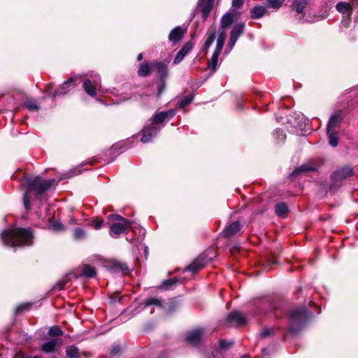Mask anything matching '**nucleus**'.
I'll use <instances>...</instances> for the list:
<instances>
[{"label": "nucleus", "instance_id": "nucleus-1", "mask_svg": "<svg viewBox=\"0 0 358 358\" xmlns=\"http://www.w3.org/2000/svg\"><path fill=\"white\" fill-rule=\"evenodd\" d=\"M0 237L4 246L15 249L31 246L34 241V231L30 227L4 229L1 231Z\"/></svg>", "mask_w": 358, "mask_h": 358}, {"label": "nucleus", "instance_id": "nucleus-2", "mask_svg": "<svg viewBox=\"0 0 358 358\" xmlns=\"http://www.w3.org/2000/svg\"><path fill=\"white\" fill-rule=\"evenodd\" d=\"M57 182L55 178L43 180L40 176L34 178L25 177V192L23 194V203L27 211L31 209L30 199L33 194L36 199L41 197Z\"/></svg>", "mask_w": 358, "mask_h": 358}, {"label": "nucleus", "instance_id": "nucleus-3", "mask_svg": "<svg viewBox=\"0 0 358 358\" xmlns=\"http://www.w3.org/2000/svg\"><path fill=\"white\" fill-rule=\"evenodd\" d=\"M313 313L305 306L292 308L287 311V330L292 334L299 333L310 321Z\"/></svg>", "mask_w": 358, "mask_h": 358}, {"label": "nucleus", "instance_id": "nucleus-4", "mask_svg": "<svg viewBox=\"0 0 358 358\" xmlns=\"http://www.w3.org/2000/svg\"><path fill=\"white\" fill-rule=\"evenodd\" d=\"M110 222L108 223L110 227V235L117 238L121 234H124L131 229L133 221L126 219L117 214H111L108 216Z\"/></svg>", "mask_w": 358, "mask_h": 358}, {"label": "nucleus", "instance_id": "nucleus-5", "mask_svg": "<svg viewBox=\"0 0 358 358\" xmlns=\"http://www.w3.org/2000/svg\"><path fill=\"white\" fill-rule=\"evenodd\" d=\"M169 60H164L152 63V66L157 70V80H155V83L157 85L156 96L158 99L161 97L166 87V80L169 77Z\"/></svg>", "mask_w": 358, "mask_h": 358}, {"label": "nucleus", "instance_id": "nucleus-6", "mask_svg": "<svg viewBox=\"0 0 358 358\" xmlns=\"http://www.w3.org/2000/svg\"><path fill=\"white\" fill-rule=\"evenodd\" d=\"M247 324L246 317L237 310L230 312L224 322L225 327H241Z\"/></svg>", "mask_w": 358, "mask_h": 358}, {"label": "nucleus", "instance_id": "nucleus-7", "mask_svg": "<svg viewBox=\"0 0 358 358\" xmlns=\"http://www.w3.org/2000/svg\"><path fill=\"white\" fill-rule=\"evenodd\" d=\"M209 261L210 259L205 252L201 253L192 261L190 264L184 268V271H191L195 273L199 270L203 268Z\"/></svg>", "mask_w": 358, "mask_h": 358}, {"label": "nucleus", "instance_id": "nucleus-8", "mask_svg": "<svg viewBox=\"0 0 358 358\" xmlns=\"http://www.w3.org/2000/svg\"><path fill=\"white\" fill-rule=\"evenodd\" d=\"M355 175L353 169L349 166H345L334 171L331 174V180L334 182H341Z\"/></svg>", "mask_w": 358, "mask_h": 358}, {"label": "nucleus", "instance_id": "nucleus-9", "mask_svg": "<svg viewBox=\"0 0 358 358\" xmlns=\"http://www.w3.org/2000/svg\"><path fill=\"white\" fill-rule=\"evenodd\" d=\"M105 267L111 273H126L129 271V266L126 262L119 261L115 259H111L106 262Z\"/></svg>", "mask_w": 358, "mask_h": 358}, {"label": "nucleus", "instance_id": "nucleus-10", "mask_svg": "<svg viewBox=\"0 0 358 358\" xmlns=\"http://www.w3.org/2000/svg\"><path fill=\"white\" fill-rule=\"evenodd\" d=\"M204 330L202 328H196L189 331L185 336L186 342L192 346H199L201 344Z\"/></svg>", "mask_w": 358, "mask_h": 358}, {"label": "nucleus", "instance_id": "nucleus-11", "mask_svg": "<svg viewBox=\"0 0 358 358\" xmlns=\"http://www.w3.org/2000/svg\"><path fill=\"white\" fill-rule=\"evenodd\" d=\"M245 22H241L236 24L231 29L230 32V38L229 41L228 43V46L231 50L238 38L243 34L245 31Z\"/></svg>", "mask_w": 358, "mask_h": 358}, {"label": "nucleus", "instance_id": "nucleus-12", "mask_svg": "<svg viewBox=\"0 0 358 358\" xmlns=\"http://www.w3.org/2000/svg\"><path fill=\"white\" fill-rule=\"evenodd\" d=\"M75 82L76 78L71 77L64 81L52 94H48V97H50L54 100L58 96L66 94L69 92L68 88L76 85Z\"/></svg>", "mask_w": 358, "mask_h": 358}, {"label": "nucleus", "instance_id": "nucleus-13", "mask_svg": "<svg viewBox=\"0 0 358 358\" xmlns=\"http://www.w3.org/2000/svg\"><path fill=\"white\" fill-rule=\"evenodd\" d=\"M243 228V224L239 220H236L228 225H227L223 231H222V234L223 237L226 238H229L237 234L241 233Z\"/></svg>", "mask_w": 358, "mask_h": 358}, {"label": "nucleus", "instance_id": "nucleus-14", "mask_svg": "<svg viewBox=\"0 0 358 358\" xmlns=\"http://www.w3.org/2000/svg\"><path fill=\"white\" fill-rule=\"evenodd\" d=\"M160 128L156 126L150 125L145 127L142 131L141 141L143 143H149L153 137H155L159 132Z\"/></svg>", "mask_w": 358, "mask_h": 358}, {"label": "nucleus", "instance_id": "nucleus-15", "mask_svg": "<svg viewBox=\"0 0 358 358\" xmlns=\"http://www.w3.org/2000/svg\"><path fill=\"white\" fill-rule=\"evenodd\" d=\"M176 115L175 109H170L166 111H161L159 113H156L152 117V121L153 123L156 124H161L164 122L165 120H171Z\"/></svg>", "mask_w": 358, "mask_h": 358}, {"label": "nucleus", "instance_id": "nucleus-16", "mask_svg": "<svg viewBox=\"0 0 358 358\" xmlns=\"http://www.w3.org/2000/svg\"><path fill=\"white\" fill-rule=\"evenodd\" d=\"M215 0H199V8L202 14L203 21H206L214 5Z\"/></svg>", "mask_w": 358, "mask_h": 358}, {"label": "nucleus", "instance_id": "nucleus-17", "mask_svg": "<svg viewBox=\"0 0 358 358\" xmlns=\"http://www.w3.org/2000/svg\"><path fill=\"white\" fill-rule=\"evenodd\" d=\"M187 32L186 28L178 26L173 29L169 34V40L173 43H177L183 38Z\"/></svg>", "mask_w": 358, "mask_h": 358}, {"label": "nucleus", "instance_id": "nucleus-18", "mask_svg": "<svg viewBox=\"0 0 358 358\" xmlns=\"http://www.w3.org/2000/svg\"><path fill=\"white\" fill-rule=\"evenodd\" d=\"M343 120V115L341 110L336 112L329 118L327 125V130H333L338 127Z\"/></svg>", "mask_w": 358, "mask_h": 358}, {"label": "nucleus", "instance_id": "nucleus-19", "mask_svg": "<svg viewBox=\"0 0 358 358\" xmlns=\"http://www.w3.org/2000/svg\"><path fill=\"white\" fill-rule=\"evenodd\" d=\"M179 297H173L169 299L166 306L164 305V308L166 315H171L176 313L180 306Z\"/></svg>", "mask_w": 358, "mask_h": 358}, {"label": "nucleus", "instance_id": "nucleus-20", "mask_svg": "<svg viewBox=\"0 0 358 358\" xmlns=\"http://www.w3.org/2000/svg\"><path fill=\"white\" fill-rule=\"evenodd\" d=\"M96 270L95 267L90 265V264H84L82 272L78 274L76 272L72 273V275L74 276L76 279H78L80 277H86L89 278H95L96 275Z\"/></svg>", "mask_w": 358, "mask_h": 358}, {"label": "nucleus", "instance_id": "nucleus-21", "mask_svg": "<svg viewBox=\"0 0 358 358\" xmlns=\"http://www.w3.org/2000/svg\"><path fill=\"white\" fill-rule=\"evenodd\" d=\"M217 32L216 27L214 25H212L209 27L206 35L208 36L207 40L206 41L203 48H202V52H204V54H206L208 51V49L212 45L213 43L214 42L215 39V35Z\"/></svg>", "mask_w": 358, "mask_h": 358}, {"label": "nucleus", "instance_id": "nucleus-22", "mask_svg": "<svg viewBox=\"0 0 358 358\" xmlns=\"http://www.w3.org/2000/svg\"><path fill=\"white\" fill-rule=\"evenodd\" d=\"M62 339L59 338H52L48 342L43 343L41 350L45 353L53 352L56 350V345L62 344Z\"/></svg>", "mask_w": 358, "mask_h": 358}, {"label": "nucleus", "instance_id": "nucleus-23", "mask_svg": "<svg viewBox=\"0 0 358 358\" xmlns=\"http://www.w3.org/2000/svg\"><path fill=\"white\" fill-rule=\"evenodd\" d=\"M152 68V63L150 64L148 62H144L140 64L137 74L140 77H148L151 74Z\"/></svg>", "mask_w": 358, "mask_h": 358}, {"label": "nucleus", "instance_id": "nucleus-24", "mask_svg": "<svg viewBox=\"0 0 358 358\" xmlns=\"http://www.w3.org/2000/svg\"><path fill=\"white\" fill-rule=\"evenodd\" d=\"M180 280L176 278H172L170 279L165 280L162 281L160 285H159L157 288L160 290H170L173 289V287L176 286L177 283H178Z\"/></svg>", "mask_w": 358, "mask_h": 358}, {"label": "nucleus", "instance_id": "nucleus-25", "mask_svg": "<svg viewBox=\"0 0 358 358\" xmlns=\"http://www.w3.org/2000/svg\"><path fill=\"white\" fill-rule=\"evenodd\" d=\"M234 21V14L231 12H227L221 18L220 27L222 29L229 28Z\"/></svg>", "mask_w": 358, "mask_h": 358}, {"label": "nucleus", "instance_id": "nucleus-26", "mask_svg": "<svg viewBox=\"0 0 358 358\" xmlns=\"http://www.w3.org/2000/svg\"><path fill=\"white\" fill-rule=\"evenodd\" d=\"M308 5L307 0H292V3L290 6L292 10H294L297 13H302L303 10Z\"/></svg>", "mask_w": 358, "mask_h": 358}, {"label": "nucleus", "instance_id": "nucleus-27", "mask_svg": "<svg viewBox=\"0 0 358 358\" xmlns=\"http://www.w3.org/2000/svg\"><path fill=\"white\" fill-rule=\"evenodd\" d=\"M267 10L265 7L256 6L250 10V17L252 19H259L266 13Z\"/></svg>", "mask_w": 358, "mask_h": 358}, {"label": "nucleus", "instance_id": "nucleus-28", "mask_svg": "<svg viewBox=\"0 0 358 358\" xmlns=\"http://www.w3.org/2000/svg\"><path fill=\"white\" fill-rule=\"evenodd\" d=\"M83 87L88 95L92 97L96 95V88L90 79H86L84 81L83 84Z\"/></svg>", "mask_w": 358, "mask_h": 358}, {"label": "nucleus", "instance_id": "nucleus-29", "mask_svg": "<svg viewBox=\"0 0 358 358\" xmlns=\"http://www.w3.org/2000/svg\"><path fill=\"white\" fill-rule=\"evenodd\" d=\"M352 5L344 1H339L337 3L336 8V10L341 13H349L350 15L352 13Z\"/></svg>", "mask_w": 358, "mask_h": 358}, {"label": "nucleus", "instance_id": "nucleus-30", "mask_svg": "<svg viewBox=\"0 0 358 358\" xmlns=\"http://www.w3.org/2000/svg\"><path fill=\"white\" fill-rule=\"evenodd\" d=\"M288 211L289 207L285 202H279L275 206V213L279 217L284 216Z\"/></svg>", "mask_w": 358, "mask_h": 358}, {"label": "nucleus", "instance_id": "nucleus-31", "mask_svg": "<svg viewBox=\"0 0 358 358\" xmlns=\"http://www.w3.org/2000/svg\"><path fill=\"white\" fill-rule=\"evenodd\" d=\"M327 134L329 138V144L331 147L336 148L338 143V132L333 130H327Z\"/></svg>", "mask_w": 358, "mask_h": 358}, {"label": "nucleus", "instance_id": "nucleus-32", "mask_svg": "<svg viewBox=\"0 0 358 358\" xmlns=\"http://www.w3.org/2000/svg\"><path fill=\"white\" fill-rule=\"evenodd\" d=\"M220 54V53L217 52H213L210 60L208 62V67L210 69V74L214 73L216 71L218 57Z\"/></svg>", "mask_w": 358, "mask_h": 358}, {"label": "nucleus", "instance_id": "nucleus-33", "mask_svg": "<svg viewBox=\"0 0 358 358\" xmlns=\"http://www.w3.org/2000/svg\"><path fill=\"white\" fill-rule=\"evenodd\" d=\"M66 355L68 358H80L79 349L74 345L66 348Z\"/></svg>", "mask_w": 358, "mask_h": 358}, {"label": "nucleus", "instance_id": "nucleus-34", "mask_svg": "<svg viewBox=\"0 0 358 358\" xmlns=\"http://www.w3.org/2000/svg\"><path fill=\"white\" fill-rule=\"evenodd\" d=\"M143 304L145 306V307H148L150 306H155L160 309L164 308V304L162 303V301L155 298L147 299L143 301Z\"/></svg>", "mask_w": 358, "mask_h": 358}, {"label": "nucleus", "instance_id": "nucleus-35", "mask_svg": "<svg viewBox=\"0 0 358 358\" xmlns=\"http://www.w3.org/2000/svg\"><path fill=\"white\" fill-rule=\"evenodd\" d=\"M194 99L193 93L184 96L182 99L178 101L177 106L179 108H183L187 105L190 104Z\"/></svg>", "mask_w": 358, "mask_h": 358}, {"label": "nucleus", "instance_id": "nucleus-36", "mask_svg": "<svg viewBox=\"0 0 358 358\" xmlns=\"http://www.w3.org/2000/svg\"><path fill=\"white\" fill-rule=\"evenodd\" d=\"M32 306L33 303L31 302L22 303L17 305L15 309V315H19L23 311L29 310L31 308Z\"/></svg>", "mask_w": 358, "mask_h": 358}, {"label": "nucleus", "instance_id": "nucleus-37", "mask_svg": "<svg viewBox=\"0 0 358 358\" xmlns=\"http://www.w3.org/2000/svg\"><path fill=\"white\" fill-rule=\"evenodd\" d=\"M48 334L52 337H57L62 336L64 334V332L60 328V327L57 325H54L49 328Z\"/></svg>", "mask_w": 358, "mask_h": 358}, {"label": "nucleus", "instance_id": "nucleus-38", "mask_svg": "<svg viewBox=\"0 0 358 358\" xmlns=\"http://www.w3.org/2000/svg\"><path fill=\"white\" fill-rule=\"evenodd\" d=\"M315 169L311 166L309 165H302L300 166L299 168L296 169L292 173V176H296L300 173L302 172H309V171H314Z\"/></svg>", "mask_w": 358, "mask_h": 358}, {"label": "nucleus", "instance_id": "nucleus-39", "mask_svg": "<svg viewBox=\"0 0 358 358\" xmlns=\"http://www.w3.org/2000/svg\"><path fill=\"white\" fill-rule=\"evenodd\" d=\"M109 352L113 357L120 356L122 352V347L120 344L114 343L110 347Z\"/></svg>", "mask_w": 358, "mask_h": 358}, {"label": "nucleus", "instance_id": "nucleus-40", "mask_svg": "<svg viewBox=\"0 0 358 358\" xmlns=\"http://www.w3.org/2000/svg\"><path fill=\"white\" fill-rule=\"evenodd\" d=\"M50 228L56 232H61L65 230L64 225L59 220H55L52 222Z\"/></svg>", "mask_w": 358, "mask_h": 358}, {"label": "nucleus", "instance_id": "nucleus-41", "mask_svg": "<svg viewBox=\"0 0 358 358\" xmlns=\"http://www.w3.org/2000/svg\"><path fill=\"white\" fill-rule=\"evenodd\" d=\"M85 236V231L81 227H76L73 230V238L76 240L83 239Z\"/></svg>", "mask_w": 358, "mask_h": 358}, {"label": "nucleus", "instance_id": "nucleus-42", "mask_svg": "<svg viewBox=\"0 0 358 358\" xmlns=\"http://www.w3.org/2000/svg\"><path fill=\"white\" fill-rule=\"evenodd\" d=\"M266 4L269 8L274 9L280 8L282 5V1L281 0H266Z\"/></svg>", "mask_w": 358, "mask_h": 358}, {"label": "nucleus", "instance_id": "nucleus-43", "mask_svg": "<svg viewBox=\"0 0 358 358\" xmlns=\"http://www.w3.org/2000/svg\"><path fill=\"white\" fill-rule=\"evenodd\" d=\"M24 106L30 111H38L40 110V106L37 105L36 102L31 101H25Z\"/></svg>", "mask_w": 358, "mask_h": 358}, {"label": "nucleus", "instance_id": "nucleus-44", "mask_svg": "<svg viewBox=\"0 0 358 358\" xmlns=\"http://www.w3.org/2000/svg\"><path fill=\"white\" fill-rule=\"evenodd\" d=\"M194 42L192 41H189L187 43H185V45L182 47L180 50L187 55L193 48L194 47Z\"/></svg>", "mask_w": 358, "mask_h": 358}, {"label": "nucleus", "instance_id": "nucleus-45", "mask_svg": "<svg viewBox=\"0 0 358 358\" xmlns=\"http://www.w3.org/2000/svg\"><path fill=\"white\" fill-rule=\"evenodd\" d=\"M266 261L269 266L278 264V258L273 253H271L269 255H268L266 257Z\"/></svg>", "mask_w": 358, "mask_h": 358}, {"label": "nucleus", "instance_id": "nucleus-46", "mask_svg": "<svg viewBox=\"0 0 358 358\" xmlns=\"http://www.w3.org/2000/svg\"><path fill=\"white\" fill-rule=\"evenodd\" d=\"M103 224V219L96 218L91 221V226L94 227L95 229H99Z\"/></svg>", "mask_w": 358, "mask_h": 358}, {"label": "nucleus", "instance_id": "nucleus-47", "mask_svg": "<svg viewBox=\"0 0 358 358\" xmlns=\"http://www.w3.org/2000/svg\"><path fill=\"white\" fill-rule=\"evenodd\" d=\"M186 55L180 50L173 59V64L176 65L182 61Z\"/></svg>", "mask_w": 358, "mask_h": 358}, {"label": "nucleus", "instance_id": "nucleus-48", "mask_svg": "<svg viewBox=\"0 0 358 358\" xmlns=\"http://www.w3.org/2000/svg\"><path fill=\"white\" fill-rule=\"evenodd\" d=\"M273 330L268 328H264L262 332L260 333V337L261 338H266L270 336H272L273 334Z\"/></svg>", "mask_w": 358, "mask_h": 358}, {"label": "nucleus", "instance_id": "nucleus-49", "mask_svg": "<svg viewBox=\"0 0 358 358\" xmlns=\"http://www.w3.org/2000/svg\"><path fill=\"white\" fill-rule=\"evenodd\" d=\"M224 45V41H221V40H217L216 48H215L214 52L220 53L223 48Z\"/></svg>", "mask_w": 358, "mask_h": 358}, {"label": "nucleus", "instance_id": "nucleus-50", "mask_svg": "<svg viewBox=\"0 0 358 358\" xmlns=\"http://www.w3.org/2000/svg\"><path fill=\"white\" fill-rule=\"evenodd\" d=\"M232 344H233V343H229L224 339H222L220 341V347L222 349H227L229 347H230Z\"/></svg>", "mask_w": 358, "mask_h": 358}, {"label": "nucleus", "instance_id": "nucleus-51", "mask_svg": "<svg viewBox=\"0 0 358 358\" xmlns=\"http://www.w3.org/2000/svg\"><path fill=\"white\" fill-rule=\"evenodd\" d=\"M225 38H226V33L224 31V29H222V30H219L217 40H221V41H225Z\"/></svg>", "mask_w": 358, "mask_h": 358}, {"label": "nucleus", "instance_id": "nucleus-52", "mask_svg": "<svg viewBox=\"0 0 358 358\" xmlns=\"http://www.w3.org/2000/svg\"><path fill=\"white\" fill-rule=\"evenodd\" d=\"M244 3V0H232V6L236 8H241Z\"/></svg>", "mask_w": 358, "mask_h": 358}, {"label": "nucleus", "instance_id": "nucleus-53", "mask_svg": "<svg viewBox=\"0 0 358 358\" xmlns=\"http://www.w3.org/2000/svg\"><path fill=\"white\" fill-rule=\"evenodd\" d=\"M68 282V280H63L62 281H59L57 283V288L59 289V290H62L64 288V286L66 285V284Z\"/></svg>", "mask_w": 358, "mask_h": 358}, {"label": "nucleus", "instance_id": "nucleus-54", "mask_svg": "<svg viewBox=\"0 0 358 358\" xmlns=\"http://www.w3.org/2000/svg\"><path fill=\"white\" fill-rule=\"evenodd\" d=\"M53 86H54L53 83H49V84H48V85H46V87H45V92H50L52 90Z\"/></svg>", "mask_w": 358, "mask_h": 358}, {"label": "nucleus", "instance_id": "nucleus-55", "mask_svg": "<svg viewBox=\"0 0 358 358\" xmlns=\"http://www.w3.org/2000/svg\"><path fill=\"white\" fill-rule=\"evenodd\" d=\"M352 5L358 8V0H350Z\"/></svg>", "mask_w": 358, "mask_h": 358}, {"label": "nucleus", "instance_id": "nucleus-56", "mask_svg": "<svg viewBox=\"0 0 358 358\" xmlns=\"http://www.w3.org/2000/svg\"><path fill=\"white\" fill-rule=\"evenodd\" d=\"M143 54L142 53H139L137 56V60L138 61H141L143 59Z\"/></svg>", "mask_w": 358, "mask_h": 358}, {"label": "nucleus", "instance_id": "nucleus-57", "mask_svg": "<svg viewBox=\"0 0 358 358\" xmlns=\"http://www.w3.org/2000/svg\"><path fill=\"white\" fill-rule=\"evenodd\" d=\"M301 291H302V288L301 287H299L298 288L297 293L301 292Z\"/></svg>", "mask_w": 358, "mask_h": 358}, {"label": "nucleus", "instance_id": "nucleus-58", "mask_svg": "<svg viewBox=\"0 0 358 358\" xmlns=\"http://www.w3.org/2000/svg\"><path fill=\"white\" fill-rule=\"evenodd\" d=\"M113 149H115V150H116V149L117 148V145H114L113 146Z\"/></svg>", "mask_w": 358, "mask_h": 358}, {"label": "nucleus", "instance_id": "nucleus-59", "mask_svg": "<svg viewBox=\"0 0 358 358\" xmlns=\"http://www.w3.org/2000/svg\"><path fill=\"white\" fill-rule=\"evenodd\" d=\"M241 358H249V356L245 355H243Z\"/></svg>", "mask_w": 358, "mask_h": 358}, {"label": "nucleus", "instance_id": "nucleus-60", "mask_svg": "<svg viewBox=\"0 0 358 358\" xmlns=\"http://www.w3.org/2000/svg\"><path fill=\"white\" fill-rule=\"evenodd\" d=\"M31 358H41V357L37 356V355H36V356L31 357Z\"/></svg>", "mask_w": 358, "mask_h": 358}, {"label": "nucleus", "instance_id": "nucleus-61", "mask_svg": "<svg viewBox=\"0 0 358 358\" xmlns=\"http://www.w3.org/2000/svg\"><path fill=\"white\" fill-rule=\"evenodd\" d=\"M22 358H31V357L24 356Z\"/></svg>", "mask_w": 358, "mask_h": 358}, {"label": "nucleus", "instance_id": "nucleus-62", "mask_svg": "<svg viewBox=\"0 0 358 358\" xmlns=\"http://www.w3.org/2000/svg\"><path fill=\"white\" fill-rule=\"evenodd\" d=\"M52 358H55V357H52Z\"/></svg>", "mask_w": 358, "mask_h": 358}]
</instances>
